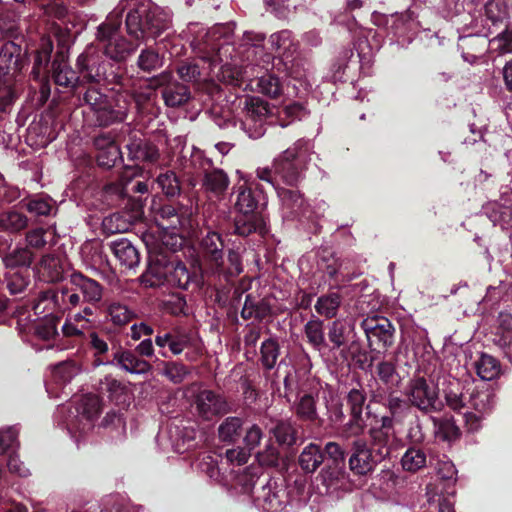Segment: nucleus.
Here are the masks:
<instances>
[{"label": "nucleus", "instance_id": "393cba45", "mask_svg": "<svg viewBox=\"0 0 512 512\" xmlns=\"http://www.w3.org/2000/svg\"><path fill=\"white\" fill-rule=\"evenodd\" d=\"M205 257L216 267L220 269L223 266V248L222 236L216 231H208L201 241Z\"/></svg>", "mask_w": 512, "mask_h": 512}, {"label": "nucleus", "instance_id": "ea45409f", "mask_svg": "<svg viewBox=\"0 0 512 512\" xmlns=\"http://www.w3.org/2000/svg\"><path fill=\"white\" fill-rule=\"evenodd\" d=\"M427 465V455L418 447H410L401 458V466L405 471L417 472Z\"/></svg>", "mask_w": 512, "mask_h": 512}, {"label": "nucleus", "instance_id": "3c124183", "mask_svg": "<svg viewBox=\"0 0 512 512\" xmlns=\"http://www.w3.org/2000/svg\"><path fill=\"white\" fill-rule=\"evenodd\" d=\"M436 435L444 441H453L460 436V429L450 417L434 419Z\"/></svg>", "mask_w": 512, "mask_h": 512}, {"label": "nucleus", "instance_id": "c756f323", "mask_svg": "<svg viewBox=\"0 0 512 512\" xmlns=\"http://www.w3.org/2000/svg\"><path fill=\"white\" fill-rule=\"evenodd\" d=\"M34 260V253L28 248H16L7 253L3 262L6 270L30 271Z\"/></svg>", "mask_w": 512, "mask_h": 512}, {"label": "nucleus", "instance_id": "e2e57ef3", "mask_svg": "<svg viewBox=\"0 0 512 512\" xmlns=\"http://www.w3.org/2000/svg\"><path fill=\"white\" fill-rule=\"evenodd\" d=\"M278 355V345L274 340L268 339L262 343L261 360L267 369H272L275 366Z\"/></svg>", "mask_w": 512, "mask_h": 512}, {"label": "nucleus", "instance_id": "f257e3e1", "mask_svg": "<svg viewBox=\"0 0 512 512\" xmlns=\"http://www.w3.org/2000/svg\"><path fill=\"white\" fill-rule=\"evenodd\" d=\"M122 17L109 14L97 27V48L102 55L85 51L76 61L77 71L73 70L62 53L51 62V78L55 85L70 91L74 96L83 82L105 83L126 88V61L137 50L138 43L128 40L121 34Z\"/></svg>", "mask_w": 512, "mask_h": 512}, {"label": "nucleus", "instance_id": "774afa93", "mask_svg": "<svg viewBox=\"0 0 512 512\" xmlns=\"http://www.w3.org/2000/svg\"><path fill=\"white\" fill-rule=\"evenodd\" d=\"M18 430L16 427H8L0 430V455L13 451L18 446Z\"/></svg>", "mask_w": 512, "mask_h": 512}, {"label": "nucleus", "instance_id": "a878e982", "mask_svg": "<svg viewBox=\"0 0 512 512\" xmlns=\"http://www.w3.org/2000/svg\"><path fill=\"white\" fill-rule=\"evenodd\" d=\"M98 316L105 320H133L136 317L135 311L125 301L106 300L101 303L98 309Z\"/></svg>", "mask_w": 512, "mask_h": 512}, {"label": "nucleus", "instance_id": "dca6fc26", "mask_svg": "<svg viewBox=\"0 0 512 512\" xmlns=\"http://www.w3.org/2000/svg\"><path fill=\"white\" fill-rule=\"evenodd\" d=\"M192 407L196 415L204 421H212L214 418L230 412V406L225 398L208 389L200 390L194 396Z\"/></svg>", "mask_w": 512, "mask_h": 512}, {"label": "nucleus", "instance_id": "39448f33", "mask_svg": "<svg viewBox=\"0 0 512 512\" xmlns=\"http://www.w3.org/2000/svg\"><path fill=\"white\" fill-rule=\"evenodd\" d=\"M446 404L454 411L463 414L467 429L475 432L480 429L483 419L492 411L494 395L488 389L462 393L459 383L450 384L445 390Z\"/></svg>", "mask_w": 512, "mask_h": 512}, {"label": "nucleus", "instance_id": "5701e85b", "mask_svg": "<svg viewBox=\"0 0 512 512\" xmlns=\"http://www.w3.org/2000/svg\"><path fill=\"white\" fill-rule=\"evenodd\" d=\"M109 248L121 266L126 269H132L140 263V252L132 242L126 238L112 241L109 244Z\"/></svg>", "mask_w": 512, "mask_h": 512}, {"label": "nucleus", "instance_id": "6e6d98bb", "mask_svg": "<svg viewBox=\"0 0 512 512\" xmlns=\"http://www.w3.org/2000/svg\"><path fill=\"white\" fill-rule=\"evenodd\" d=\"M53 51L52 42L44 43L40 49L35 52L32 74L35 78L40 77L42 71H46Z\"/></svg>", "mask_w": 512, "mask_h": 512}, {"label": "nucleus", "instance_id": "69168bd1", "mask_svg": "<svg viewBox=\"0 0 512 512\" xmlns=\"http://www.w3.org/2000/svg\"><path fill=\"white\" fill-rule=\"evenodd\" d=\"M489 45L500 53L512 52V30L506 25L502 32L490 40Z\"/></svg>", "mask_w": 512, "mask_h": 512}, {"label": "nucleus", "instance_id": "4be33fe9", "mask_svg": "<svg viewBox=\"0 0 512 512\" xmlns=\"http://www.w3.org/2000/svg\"><path fill=\"white\" fill-rule=\"evenodd\" d=\"M126 147L129 159L136 163L154 164L160 158V151L157 145L147 139H131Z\"/></svg>", "mask_w": 512, "mask_h": 512}, {"label": "nucleus", "instance_id": "bf43d9fd", "mask_svg": "<svg viewBox=\"0 0 512 512\" xmlns=\"http://www.w3.org/2000/svg\"><path fill=\"white\" fill-rule=\"evenodd\" d=\"M161 374L165 376L173 384L182 383L190 374L187 366L178 362H165Z\"/></svg>", "mask_w": 512, "mask_h": 512}, {"label": "nucleus", "instance_id": "6e6552de", "mask_svg": "<svg viewBox=\"0 0 512 512\" xmlns=\"http://www.w3.org/2000/svg\"><path fill=\"white\" fill-rule=\"evenodd\" d=\"M139 94L131 93L127 89L118 91L109 96L101 106L91 115L95 126L107 128L123 123L133 101L139 102Z\"/></svg>", "mask_w": 512, "mask_h": 512}, {"label": "nucleus", "instance_id": "423d86ee", "mask_svg": "<svg viewBox=\"0 0 512 512\" xmlns=\"http://www.w3.org/2000/svg\"><path fill=\"white\" fill-rule=\"evenodd\" d=\"M70 282L72 288H63L59 294H55V301L61 300L63 303L76 307L80 303L85 304L82 310L75 314V320H89L88 316H98V309L101 305L103 287L94 279H91L81 272H73Z\"/></svg>", "mask_w": 512, "mask_h": 512}, {"label": "nucleus", "instance_id": "a18cd8bd", "mask_svg": "<svg viewBox=\"0 0 512 512\" xmlns=\"http://www.w3.org/2000/svg\"><path fill=\"white\" fill-rule=\"evenodd\" d=\"M200 61L197 59L181 60L176 65V72L179 78L184 82L195 83L201 79Z\"/></svg>", "mask_w": 512, "mask_h": 512}, {"label": "nucleus", "instance_id": "052dcab7", "mask_svg": "<svg viewBox=\"0 0 512 512\" xmlns=\"http://www.w3.org/2000/svg\"><path fill=\"white\" fill-rule=\"evenodd\" d=\"M352 332L353 326L351 322H332V326L329 329V339L335 346L340 347L349 339Z\"/></svg>", "mask_w": 512, "mask_h": 512}, {"label": "nucleus", "instance_id": "0eeeda50", "mask_svg": "<svg viewBox=\"0 0 512 512\" xmlns=\"http://www.w3.org/2000/svg\"><path fill=\"white\" fill-rule=\"evenodd\" d=\"M100 412L101 401L98 396L92 394L82 396L76 402L74 410L69 411L65 425L77 445L81 437L92 430Z\"/></svg>", "mask_w": 512, "mask_h": 512}, {"label": "nucleus", "instance_id": "6ab92c4d", "mask_svg": "<svg viewBox=\"0 0 512 512\" xmlns=\"http://www.w3.org/2000/svg\"><path fill=\"white\" fill-rule=\"evenodd\" d=\"M383 459H378L374 450L368 446L364 439L357 438L352 443V453L349 457L348 463L350 470L355 475L364 476L371 473L378 462Z\"/></svg>", "mask_w": 512, "mask_h": 512}, {"label": "nucleus", "instance_id": "37998d69", "mask_svg": "<svg viewBox=\"0 0 512 512\" xmlns=\"http://www.w3.org/2000/svg\"><path fill=\"white\" fill-rule=\"evenodd\" d=\"M30 271L6 270V288L12 295L22 293L30 283Z\"/></svg>", "mask_w": 512, "mask_h": 512}, {"label": "nucleus", "instance_id": "2eb2a0df", "mask_svg": "<svg viewBox=\"0 0 512 512\" xmlns=\"http://www.w3.org/2000/svg\"><path fill=\"white\" fill-rule=\"evenodd\" d=\"M144 200H128L122 211L115 212L103 220V228L109 233H123L144 215Z\"/></svg>", "mask_w": 512, "mask_h": 512}, {"label": "nucleus", "instance_id": "0e129e2a", "mask_svg": "<svg viewBox=\"0 0 512 512\" xmlns=\"http://www.w3.org/2000/svg\"><path fill=\"white\" fill-rule=\"evenodd\" d=\"M164 311L172 316H187L189 307L183 296L172 295L169 300L164 301Z\"/></svg>", "mask_w": 512, "mask_h": 512}, {"label": "nucleus", "instance_id": "5fc2aeb1", "mask_svg": "<svg viewBox=\"0 0 512 512\" xmlns=\"http://www.w3.org/2000/svg\"><path fill=\"white\" fill-rule=\"evenodd\" d=\"M28 225L27 217L18 211L11 210L0 215V226L4 229L18 232Z\"/></svg>", "mask_w": 512, "mask_h": 512}, {"label": "nucleus", "instance_id": "f8f14e48", "mask_svg": "<svg viewBox=\"0 0 512 512\" xmlns=\"http://www.w3.org/2000/svg\"><path fill=\"white\" fill-rule=\"evenodd\" d=\"M171 71H162L148 80L151 89L162 88L161 94L166 106L176 108L185 105L191 98V92L187 85L172 81Z\"/></svg>", "mask_w": 512, "mask_h": 512}, {"label": "nucleus", "instance_id": "20e7f679", "mask_svg": "<svg viewBox=\"0 0 512 512\" xmlns=\"http://www.w3.org/2000/svg\"><path fill=\"white\" fill-rule=\"evenodd\" d=\"M231 202L235 213L233 232L240 237L258 234L265 237L268 233L267 198L259 184L253 182L233 187Z\"/></svg>", "mask_w": 512, "mask_h": 512}, {"label": "nucleus", "instance_id": "2f4dec72", "mask_svg": "<svg viewBox=\"0 0 512 512\" xmlns=\"http://www.w3.org/2000/svg\"><path fill=\"white\" fill-rule=\"evenodd\" d=\"M41 278L48 283H56L64 278V267L60 257L44 255L40 262Z\"/></svg>", "mask_w": 512, "mask_h": 512}, {"label": "nucleus", "instance_id": "338daca9", "mask_svg": "<svg viewBox=\"0 0 512 512\" xmlns=\"http://www.w3.org/2000/svg\"><path fill=\"white\" fill-rule=\"evenodd\" d=\"M26 210L35 216H48L52 210L50 200L44 198L29 199L23 204Z\"/></svg>", "mask_w": 512, "mask_h": 512}, {"label": "nucleus", "instance_id": "b1692460", "mask_svg": "<svg viewBox=\"0 0 512 512\" xmlns=\"http://www.w3.org/2000/svg\"><path fill=\"white\" fill-rule=\"evenodd\" d=\"M154 42V46H147L141 50L137 59V67L147 74L160 70L165 62V52L168 53L163 46H157V41Z\"/></svg>", "mask_w": 512, "mask_h": 512}, {"label": "nucleus", "instance_id": "603ef678", "mask_svg": "<svg viewBox=\"0 0 512 512\" xmlns=\"http://www.w3.org/2000/svg\"><path fill=\"white\" fill-rule=\"evenodd\" d=\"M372 323L373 322H362V327L365 330L367 337L371 338L372 336H376L385 345L390 344L392 342V335L394 332L392 323L385 322L384 324H379V322H375V325H370Z\"/></svg>", "mask_w": 512, "mask_h": 512}, {"label": "nucleus", "instance_id": "7ed1b4c3", "mask_svg": "<svg viewBox=\"0 0 512 512\" xmlns=\"http://www.w3.org/2000/svg\"><path fill=\"white\" fill-rule=\"evenodd\" d=\"M147 288H178L195 293L204 286V276L200 267L189 269L173 253L158 252L149 256L146 271L140 276Z\"/></svg>", "mask_w": 512, "mask_h": 512}, {"label": "nucleus", "instance_id": "473e14b6", "mask_svg": "<svg viewBox=\"0 0 512 512\" xmlns=\"http://www.w3.org/2000/svg\"><path fill=\"white\" fill-rule=\"evenodd\" d=\"M324 461L322 448L314 443L305 446L299 455V465L305 473H314Z\"/></svg>", "mask_w": 512, "mask_h": 512}, {"label": "nucleus", "instance_id": "a211bd4d", "mask_svg": "<svg viewBox=\"0 0 512 512\" xmlns=\"http://www.w3.org/2000/svg\"><path fill=\"white\" fill-rule=\"evenodd\" d=\"M255 507L261 512H281L287 504V492L275 482L267 481L253 498Z\"/></svg>", "mask_w": 512, "mask_h": 512}, {"label": "nucleus", "instance_id": "49530a36", "mask_svg": "<svg viewBox=\"0 0 512 512\" xmlns=\"http://www.w3.org/2000/svg\"><path fill=\"white\" fill-rule=\"evenodd\" d=\"M414 20L415 13L410 9H407L401 13H393L390 16L391 24L389 29L394 34V36H403L407 30L411 29Z\"/></svg>", "mask_w": 512, "mask_h": 512}, {"label": "nucleus", "instance_id": "9b49d317", "mask_svg": "<svg viewBox=\"0 0 512 512\" xmlns=\"http://www.w3.org/2000/svg\"><path fill=\"white\" fill-rule=\"evenodd\" d=\"M202 173L201 188L210 198L221 199L230 185L228 174L221 168L214 167L211 159L206 158L201 151L192 156V163Z\"/></svg>", "mask_w": 512, "mask_h": 512}, {"label": "nucleus", "instance_id": "cd10ccee", "mask_svg": "<svg viewBox=\"0 0 512 512\" xmlns=\"http://www.w3.org/2000/svg\"><path fill=\"white\" fill-rule=\"evenodd\" d=\"M269 43L287 62L298 49V42L295 41L292 32L287 29L271 34Z\"/></svg>", "mask_w": 512, "mask_h": 512}, {"label": "nucleus", "instance_id": "412c9836", "mask_svg": "<svg viewBox=\"0 0 512 512\" xmlns=\"http://www.w3.org/2000/svg\"><path fill=\"white\" fill-rule=\"evenodd\" d=\"M276 193L284 213L291 218L305 215L309 204L304 194L297 187H276Z\"/></svg>", "mask_w": 512, "mask_h": 512}, {"label": "nucleus", "instance_id": "72a5a7b5", "mask_svg": "<svg viewBox=\"0 0 512 512\" xmlns=\"http://www.w3.org/2000/svg\"><path fill=\"white\" fill-rule=\"evenodd\" d=\"M114 360L121 369L131 374H145L151 369V366L147 361L139 359L131 351L116 353L114 355Z\"/></svg>", "mask_w": 512, "mask_h": 512}, {"label": "nucleus", "instance_id": "680f3d73", "mask_svg": "<svg viewBox=\"0 0 512 512\" xmlns=\"http://www.w3.org/2000/svg\"><path fill=\"white\" fill-rule=\"evenodd\" d=\"M323 453L327 456L330 465L335 467H345L346 452L337 442H327L324 446Z\"/></svg>", "mask_w": 512, "mask_h": 512}, {"label": "nucleus", "instance_id": "4468645a", "mask_svg": "<svg viewBox=\"0 0 512 512\" xmlns=\"http://www.w3.org/2000/svg\"><path fill=\"white\" fill-rule=\"evenodd\" d=\"M406 396L411 405L426 413L437 411L441 407L437 387L423 377L414 378L409 382Z\"/></svg>", "mask_w": 512, "mask_h": 512}, {"label": "nucleus", "instance_id": "9d476101", "mask_svg": "<svg viewBox=\"0 0 512 512\" xmlns=\"http://www.w3.org/2000/svg\"><path fill=\"white\" fill-rule=\"evenodd\" d=\"M241 129L252 139L261 138L267 130V120L273 116L269 103L257 96L244 99Z\"/></svg>", "mask_w": 512, "mask_h": 512}, {"label": "nucleus", "instance_id": "4d7b16f0", "mask_svg": "<svg viewBox=\"0 0 512 512\" xmlns=\"http://www.w3.org/2000/svg\"><path fill=\"white\" fill-rule=\"evenodd\" d=\"M485 13L493 25L508 19V7L505 0H488L485 4Z\"/></svg>", "mask_w": 512, "mask_h": 512}, {"label": "nucleus", "instance_id": "e433bc0d", "mask_svg": "<svg viewBox=\"0 0 512 512\" xmlns=\"http://www.w3.org/2000/svg\"><path fill=\"white\" fill-rule=\"evenodd\" d=\"M243 420L240 417L229 416L218 427V437L222 442L234 443L240 437Z\"/></svg>", "mask_w": 512, "mask_h": 512}, {"label": "nucleus", "instance_id": "a19ab883", "mask_svg": "<svg viewBox=\"0 0 512 512\" xmlns=\"http://www.w3.org/2000/svg\"><path fill=\"white\" fill-rule=\"evenodd\" d=\"M341 304V296L337 292L322 295L318 298L315 309L320 316L331 319L336 316Z\"/></svg>", "mask_w": 512, "mask_h": 512}, {"label": "nucleus", "instance_id": "8fccbe9b", "mask_svg": "<svg viewBox=\"0 0 512 512\" xmlns=\"http://www.w3.org/2000/svg\"><path fill=\"white\" fill-rule=\"evenodd\" d=\"M323 482L329 490H337L345 486L347 473L344 467L329 465L322 471Z\"/></svg>", "mask_w": 512, "mask_h": 512}, {"label": "nucleus", "instance_id": "bb28decb", "mask_svg": "<svg viewBox=\"0 0 512 512\" xmlns=\"http://www.w3.org/2000/svg\"><path fill=\"white\" fill-rule=\"evenodd\" d=\"M131 183L122 181L109 182L103 187L105 200L111 205L125 206L128 200H144L141 197L131 196L129 186Z\"/></svg>", "mask_w": 512, "mask_h": 512}, {"label": "nucleus", "instance_id": "c9c22d12", "mask_svg": "<svg viewBox=\"0 0 512 512\" xmlns=\"http://www.w3.org/2000/svg\"><path fill=\"white\" fill-rule=\"evenodd\" d=\"M80 371V366L72 360L58 363L51 371L52 383L57 386H63L77 376Z\"/></svg>", "mask_w": 512, "mask_h": 512}, {"label": "nucleus", "instance_id": "09e8293b", "mask_svg": "<svg viewBox=\"0 0 512 512\" xmlns=\"http://www.w3.org/2000/svg\"><path fill=\"white\" fill-rule=\"evenodd\" d=\"M296 415L302 421L314 422L318 419L315 398L310 394L303 395L296 407Z\"/></svg>", "mask_w": 512, "mask_h": 512}, {"label": "nucleus", "instance_id": "c85d7f7f", "mask_svg": "<svg viewBox=\"0 0 512 512\" xmlns=\"http://www.w3.org/2000/svg\"><path fill=\"white\" fill-rule=\"evenodd\" d=\"M151 210L154 213L156 221L165 229L176 228L180 225V217L177 208L173 203H162L153 201Z\"/></svg>", "mask_w": 512, "mask_h": 512}, {"label": "nucleus", "instance_id": "c03bdc74", "mask_svg": "<svg viewBox=\"0 0 512 512\" xmlns=\"http://www.w3.org/2000/svg\"><path fill=\"white\" fill-rule=\"evenodd\" d=\"M17 329L21 334L27 329L33 330L34 336L43 340H49L57 335L55 322H18Z\"/></svg>", "mask_w": 512, "mask_h": 512}, {"label": "nucleus", "instance_id": "13d9d810", "mask_svg": "<svg viewBox=\"0 0 512 512\" xmlns=\"http://www.w3.org/2000/svg\"><path fill=\"white\" fill-rule=\"evenodd\" d=\"M365 426L362 414H351L349 421L340 428L338 436L344 440L358 437L364 432Z\"/></svg>", "mask_w": 512, "mask_h": 512}, {"label": "nucleus", "instance_id": "de8ad7c7", "mask_svg": "<svg viewBox=\"0 0 512 512\" xmlns=\"http://www.w3.org/2000/svg\"><path fill=\"white\" fill-rule=\"evenodd\" d=\"M156 181L166 197L174 198L180 195L181 182L175 172L169 170L161 173Z\"/></svg>", "mask_w": 512, "mask_h": 512}, {"label": "nucleus", "instance_id": "f3484780", "mask_svg": "<svg viewBox=\"0 0 512 512\" xmlns=\"http://www.w3.org/2000/svg\"><path fill=\"white\" fill-rule=\"evenodd\" d=\"M394 435L391 416L375 417L369 429L371 448L378 459H385L390 454V443Z\"/></svg>", "mask_w": 512, "mask_h": 512}, {"label": "nucleus", "instance_id": "1a4fd4ad", "mask_svg": "<svg viewBox=\"0 0 512 512\" xmlns=\"http://www.w3.org/2000/svg\"><path fill=\"white\" fill-rule=\"evenodd\" d=\"M308 150L309 142L307 140H297L293 146L287 148L274 159L273 166L275 168V175L286 185L298 187V184L303 179L302 156L306 154Z\"/></svg>", "mask_w": 512, "mask_h": 512}, {"label": "nucleus", "instance_id": "4c0bfd02", "mask_svg": "<svg viewBox=\"0 0 512 512\" xmlns=\"http://www.w3.org/2000/svg\"><path fill=\"white\" fill-rule=\"evenodd\" d=\"M485 213L494 225H500L502 229L507 228L512 220V209L509 206L490 202L484 207Z\"/></svg>", "mask_w": 512, "mask_h": 512}, {"label": "nucleus", "instance_id": "f704fd0d", "mask_svg": "<svg viewBox=\"0 0 512 512\" xmlns=\"http://www.w3.org/2000/svg\"><path fill=\"white\" fill-rule=\"evenodd\" d=\"M477 375L485 381L495 379L500 373V364L492 356L488 354H480V356L472 363Z\"/></svg>", "mask_w": 512, "mask_h": 512}, {"label": "nucleus", "instance_id": "58836bf2", "mask_svg": "<svg viewBox=\"0 0 512 512\" xmlns=\"http://www.w3.org/2000/svg\"><path fill=\"white\" fill-rule=\"evenodd\" d=\"M258 91L270 98H277L283 92V84L274 72H267L256 80Z\"/></svg>", "mask_w": 512, "mask_h": 512}, {"label": "nucleus", "instance_id": "864d4df0", "mask_svg": "<svg viewBox=\"0 0 512 512\" xmlns=\"http://www.w3.org/2000/svg\"><path fill=\"white\" fill-rule=\"evenodd\" d=\"M262 54L259 61H256V65H261L267 71L269 70V66L271 65V70H277L278 72H286V75H289L295 79H300V74H294L293 71H288L287 61L282 58H278L273 56L271 53L260 51Z\"/></svg>", "mask_w": 512, "mask_h": 512}, {"label": "nucleus", "instance_id": "f03ea898", "mask_svg": "<svg viewBox=\"0 0 512 512\" xmlns=\"http://www.w3.org/2000/svg\"><path fill=\"white\" fill-rule=\"evenodd\" d=\"M125 27L130 38L144 43L157 41L170 57L179 56L184 49L173 29L171 14L152 0L136 1L126 14Z\"/></svg>", "mask_w": 512, "mask_h": 512}, {"label": "nucleus", "instance_id": "ddd939ff", "mask_svg": "<svg viewBox=\"0 0 512 512\" xmlns=\"http://www.w3.org/2000/svg\"><path fill=\"white\" fill-rule=\"evenodd\" d=\"M28 63L27 50L15 41H6L0 50V83L8 85Z\"/></svg>", "mask_w": 512, "mask_h": 512}, {"label": "nucleus", "instance_id": "79ce46f5", "mask_svg": "<svg viewBox=\"0 0 512 512\" xmlns=\"http://www.w3.org/2000/svg\"><path fill=\"white\" fill-rule=\"evenodd\" d=\"M270 312L271 308L268 304L263 301H256L251 295H247L241 316L244 320H248L252 317H254L255 320H263L270 315Z\"/></svg>", "mask_w": 512, "mask_h": 512}, {"label": "nucleus", "instance_id": "aec40b11", "mask_svg": "<svg viewBox=\"0 0 512 512\" xmlns=\"http://www.w3.org/2000/svg\"><path fill=\"white\" fill-rule=\"evenodd\" d=\"M93 144L97 150L95 158L100 168L109 170L117 161L123 160L121 150L110 132L96 136Z\"/></svg>", "mask_w": 512, "mask_h": 512}, {"label": "nucleus", "instance_id": "7c9ffc66", "mask_svg": "<svg viewBox=\"0 0 512 512\" xmlns=\"http://www.w3.org/2000/svg\"><path fill=\"white\" fill-rule=\"evenodd\" d=\"M93 84L94 83L83 82L75 94L82 105L88 106L91 115L101 106L102 102L109 97Z\"/></svg>", "mask_w": 512, "mask_h": 512}]
</instances>
